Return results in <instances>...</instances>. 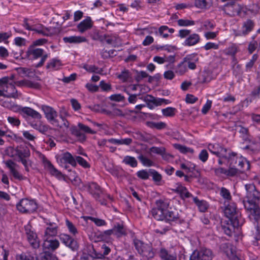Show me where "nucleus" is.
<instances>
[{
  "label": "nucleus",
  "mask_w": 260,
  "mask_h": 260,
  "mask_svg": "<svg viewBox=\"0 0 260 260\" xmlns=\"http://www.w3.org/2000/svg\"><path fill=\"white\" fill-rule=\"evenodd\" d=\"M183 60L189 69L194 70L199 61V57L197 54H191L187 55Z\"/></svg>",
  "instance_id": "nucleus-26"
},
{
  "label": "nucleus",
  "mask_w": 260,
  "mask_h": 260,
  "mask_svg": "<svg viewBox=\"0 0 260 260\" xmlns=\"http://www.w3.org/2000/svg\"><path fill=\"white\" fill-rule=\"evenodd\" d=\"M20 85L21 82H16L13 77H4L0 79V87L3 92L4 97L16 98L17 90L15 85Z\"/></svg>",
  "instance_id": "nucleus-4"
},
{
  "label": "nucleus",
  "mask_w": 260,
  "mask_h": 260,
  "mask_svg": "<svg viewBox=\"0 0 260 260\" xmlns=\"http://www.w3.org/2000/svg\"><path fill=\"white\" fill-rule=\"evenodd\" d=\"M38 154L43 163L44 168L49 171L52 175L55 176L58 179H64V176L61 173L55 168L50 161L48 160L43 154L40 153H38Z\"/></svg>",
  "instance_id": "nucleus-12"
},
{
  "label": "nucleus",
  "mask_w": 260,
  "mask_h": 260,
  "mask_svg": "<svg viewBox=\"0 0 260 260\" xmlns=\"http://www.w3.org/2000/svg\"><path fill=\"white\" fill-rule=\"evenodd\" d=\"M63 40L66 43H81L86 41L84 37L76 36L64 37Z\"/></svg>",
  "instance_id": "nucleus-29"
},
{
  "label": "nucleus",
  "mask_w": 260,
  "mask_h": 260,
  "mask_svg": "<svg viewBox=\"0 0 260 260\" xmlns=\"http://www.w3.org/2000/svg\"><path fill=\"white\" fill-rule=\"evenodd\" d=\"M138 158L142 165L145 167H150L155 166V162L146 156L141 155L139 156Z\"/></svg>",
  "instance_id": "nucleus-36"
},
{
  "label": "nucleus",
  "mask_w": 260,
  "mask_h": 260,
  "mask_svg": "<svg viewBox=\"0 0 260 260\" xmlns=\"http://www.w3.org/2000/svg\"><path fill=\"white\" fill-rule=\"evenodd\" d=\"M219 33V30L216 31H211L210 30L205 31L204 34V37L206 40H212L214 39L218 36Z\"/></svg>",
  "instance_id": "nucleus-48"
},
{
  "label": "nucleus",
  "mask_w": 260,
  "mask_h": 260,
  "mask_svg": "<svg viewBox=\"0 0 260 260\" xmlns=\"http://www.w3.org/2000/svg\"><path fill=\"white\" fill-rule=\"evenodd\" d=\"M16 207L20 212L31 213L36 211L38 206L34 200L23 199L17 204Z\"/></svg>",
  "instance_id": "nucleus-8"
},
{
  "label": "nucleus",
  "mask_w": 260,
  "mask_h": 260,
  "mask_svg": "<svg viewBox=\"0 0 260 260\" xmlns=\"http://www.w3.org/2000/svg\"><path fill=\"white\" fill-rule=\"evenodd\" d=\"M7 120L12 126H18L20 124V121L15 116H8Z\"/></svg>",
  "instance_id": "nucleus-52"
},
{
  "label": "nucleus",
  "mask_w": 260,
  "mask_h": 260,
  "mask_svg": "<svg viewBox=\"0 0 260 260\" xmlns=\"http://www.w3.org/2000/svg\"><path fill=\"white\" fill-rule=\"evenodd\" d=\"M212 101L209 100H207L205 104L203 106L202 109V112L203 114L207 113L208 111L210 109L212 106Z\"/></svg>",
  "instance_id": "nucleus-57"
},
{
  "label": "nucleus",
  "mask_w": 260,
  "mask_h": 260,
  "mask_svg": "<svg viewBox=\"0 0 260 260\" xmlns=\"http://www.w3.org/2000/svg\"><path fill=\"white\" fill-rule=\"evenodd\" d=\"M24 228L28 242L34 248H36L39 247L40 241L36 233L31 230V225L27 224Z\"/></svg>",
  "instance_id": "nucleus-15"
},
{
  "label": "nucleus",
  "mask_w": 260,
  "mask_h": 260,
  "mask_svg": "<svg viewBox=\"0 0 260 260\" xmlns=\"http://www.w3.org/2000/svg\"><path fill=\"white\" fill-rule=\"evenodd\" d=\"M190 34V30L186 29H180L178 32V37L183 39L187 38Z\"/></svg>",
  "instance_id": "nucleus-64"
},
{
  "label": "nucleus",
  "mask_w": 260,
  "mask_h": 260,
  "mask_svg": "<svg viewBox=\"0 0 260 260\" xmlns=\"http://www.w3.org/2000/svg\"><path fill=\"white\" fill-rule=\"evenodd\" d=\"M173 190L179 194L182 199H185L191 197V194L188 191L186 188L180 183H176L174 185Z\"/></svg>",
  "instance_id": "nucleus-24"
},
{
  "label": "nucleus",
  "mask_w": 260,
  "mask_h": 260,
  "mask_svg": "<svg viewBox=\"0 0 260 260\" xmlns=\"http://www.w3.org/2000/svg\"><path fill=\"white\" fill-rule=\"evenodd\" d=\"M208 149L211 153L216 155L219 157H222L225 158L228 157L227 155L224 154V153L226 152V150L221 147L218 144H210L208 146Z\"/></svg>",
  "instance_id": "nucleus-23"
},
{
  "label": "nucleus",
  "mask_w": 260,
  "mask_h": 260,
  "mask_svg": "<svg viewBox=\"0 0 260 260\" xmlns=\"http://www.w3.org/2000/svg\"><path fill=\"white\" fill-rule=\"evenodd\" d=\"M169 202L168 200H159L156 201V207L151 210L153 217L158 220L174 221L179 218L176 211H169Z\"/></svg>",
  "instance_id": "nucleus-2"
},
{
  "label": "nucleus",
  "mask_w": 260,
  "mask_h": 260,
  "mask_svg": "<svg viewBox=\"0 0 260 260\" xmlns=\"http://www.w3.org/2000/svg\"><path fill=\"white\" fill-rule=\"evenodd\" d=\"M224 213L226 217L230 219L233 227H238L241 225L240 214L237 211L235 203H231L226 206Z\"/></svg>",
  "instance_id": "nucleus-5"
},
{
  "label": "nucleus",
  "mask_w": 260,
  "mask_h": 260,
  "mask_svg": "<svg viewBox=\"0 0 260 260\" xmlns=\"http://www.w3.org/2000/svg\"><path fill=\"white\" fill-rule=\"evenodd\" d=\"M70 180L73 182L75 185H79L80 183V179L77 175V174L74 171H71L70 174L69 175Z\"/></svg>",
  "instance_id": "nucleus-50"
},
{
  "label": "nucleus",
  "mask_w": 260,
  "mask_h": 260,
  "mask_svg": "<svg viewBox=\"0 0 260 260\" xmlns=\"http://www.w3.org/2000/svg\"><path fill=\"white\" fill-rule=\"evenodd\" d=\"M200 41V37L199 35L193 33L189 35L184 41L183 44L185 46H191L198 44Z\"/></svg>",
  "instance_id": "nucleus-27"
},
{
  "label": "nucleus",
  "mask_w": 260,
  "mask_h": 260,
  "mask_svg": "<svg viewBox=\"0 0 260 260\" xmlns=\"http://www.w3.org/2000/svg\"><path fill=\"white\" fill-rule=\"evenodd\" d=\"M246 200L243 201L245 209L248 212L249 216L257 220L260 216V208L257 202L260 199V192L256 189L253 184H246Z\"/></svg>",
  "instance_id": "nucleus-1"
},
{
  "label": "nucleus",
  "mask_w": 260,
  "mask_h": 260,
  "mask_svg": "<svg viewBox=\"0 0 260 260\" xmlns=\"http://www.w3.org/2000/svg\"><path fill=\"white\" fill-rule=\"evenodd\" d=\"M173 146L175 149L178 150L180 152L182 153L192 154L193 153V149L179 144H174Z\"/></svg>",
  "instance_id": "nucleus-39"
},
{
  "label": "nucleus",
  "mask_w": 260,
  "mask_h": 260,
  "mask_svg": "<svg viewBox=\"0 0 260 260\" xmlns=\"http://www.w3.org/2000/svg\"><path fill=\"white\" fill-rule=\"evenodd\" d=\"M58 164L62 167L67 169V165L70 164L73 167L76 166L75 157L69 152H66L56 156Z\"/></svg>",
  "instance_id": "nucleus-11"
},
{
  "label": "nucleus",
  "mask_w": 260,
  "mask_h": 260,
  "mask_svg": "<svg viewBox=\"0 0 260 260\" xmlns=\"http://www.w3.org/2000/svg\"><path fill=\"white\" fill-rule=\"evenodd\" d=\"M195 165L190 161H187L180 164L181 169L186 171V172H192L195 168Z\"/></svg>",
  "instance_id": "nucleus-42"
},
{
  "label": "nucleus",
  "mask_w": 260,
  "mask_h": 260,
  "mask_svg": "<svg viewBox=\"0 0 260 260\" xmlns=\"http://www.w3.org/2000/svg\"><path fill=\"white\" fill-rule=\"evenodd\" d=\"M26 40L21 37H16L14 40V44L17 46H22L26 45Z\"/></svg>",
  "instance_id": "nucleus-62"
},
{
  "label": "nucleus",
  "mask_w": 260,
  "mask_h": 260,
  "mask_svg": "<svg viewBox=\"0 0 260 260\" xmlns=\"http://www.w3.org/2000/svg\"><path fill=\"white\" fill-rule=\"evenodd\" d=\"M1 105L4 107L9 109L14 112L19 113L23 117L29 116L39 120L42 118L41 115L37 111L29 107H23L20 105L15 104L11 101H1Z\"/></svg>",
  "instance_id": "nucleus-3"
},
{
  "label": "nucleus",
  "mask_w": 260,
  "mask_h": 260,
  "mask_svg": "<svg viewBox=\"0 0 260 260\" xmlns=\"http://www.w3.org/2000/svg\"><path fill=\"white\" fill-rule=\"evenodd\" d=\"M134 242L136 249L142 256L147 258H151L154 257V253L151 246L145 244L138 239L134 240Z\"/></svg>",
  "instance_id": "nucleus-9"
},
{
  "label": "nucleus",
  "mask_w": 260,
  "mask_h": 260,
  "mask_svg": "<svg viewBox=\"0 0 260 260\" xmlns=\"http://www.w3.org/2000/svg\"><path fill=\"white\" fill-rule=\"evenodd\" d=\"M159 255L162 260H177L175 255L169 254L164 248L160 250Z\"/></svg>",
  "instance_id": "nucleus-33"
},
{
  "label": "nucleus",
  "mask_w": 260,
  "mask_h": 260,
  "mask_svg": "<svg viewBox=\"0 0 260 260\" xmlns=\"http://www.w3.org/2000/svg\"><path fill=\"white\" fill-rule=\"evenodd\" d=\"M57 229L55 226H49L45 230L44 239H50L52 237H54L57 235Z\"/></svg>",
  "instance_id": "nucleus-35"
},
{
  "label": "nucleus",
  "mask_w": 260,
  "mask_h": 260,
  "mask_svg": "<svg viewBox=\"0 0 260 260\" xmlns=\"http://www.w3.org/2000/svg\"><path fill=\"white\" fill-rule=\"evenodd\" d=\"M26 57L30 60H36L41 57V60L38 65L39 67L44 64L48 56L47 54L44 53V50L43 49L30 45L26 51Z\"/></svg>",
  "instance_id": "nucleus-6"
},
{
  "label": "nucleus",
  "mask_w": 260,
  "mask_h": 260,
  "mask_svg": "<svg viewBox=\"0 0 260 260\" xmlns=\"http://www.w3.org/2000/svg\"><path fill=\"white\" fill-rule=\"evenodd\" d=\"M212 257V251L210 249L204 248L193 251L189 260H211Z\"/></svg>",
  "instance_id": "nucleus-14"
},
{
  "label": "nucleus",
  "mask_w": 260,
  "mask_h": 260,
  "mask_svg": "<svg viewBox=\"0 0 260 260\" xmlns=\"http://www.w3.org/2000/svg\"><path fill=\"white\" fill-rule=\"evenodd\" d=\"M41 109L44 112L46 118L52 124L56 127H62L56 120L57 113L53 109L49 106L43 105L41 106Z\"/></svg>",
  "instance_id": "nucleus-13"
},
{
  "label": "nucleus",
  "mask_w": 260,
  "mask_h": 260,
  "mask_svg": "<svg viewBox=\"0 0 260 260\" xmlns=\"http://www.w3.org/2000/svg\"><path fill=\"white\" fill-rule=\"evenodd\" d=\"M152 179L157 184H159L162 179L161 175L155 170H151Z\"/></svg>",
  "instance_id": "nucleus-53"
},
{
  "label": "nucleus",
  "mask_w": 260,
  "mask_h": 260,
  "mask_svg": "<svg viewBox=\"0 0 260 260\" xmlns=\"http://www.w3.org/2000/svg\"><path fill=\"white\" fill-rule=\"evenodd\" d=\"M61 66L62 63L60 60L56 58H53L48 62L47 68L50 70H58Z\"/></svg>",
  "instance_id": "nucleus-31"
},
{
  "label": "nucleus",
  "mask_w": 260,
  "mask_h": 260,
  "mask_svg": "<svg viewBox=\"0 0 260 260\" xmlns=\"http://www.w3.org/2000/svg\"><path fill=\"white\" fill-rule=\"evenodd\" d=\"M109 99L115 102H121L124 99V96L121 94H114L109 96Z\"/></svg>",
  "instance_id": "nucleus-58"
},
{
  "label": "nucleus",
  "mask_w": 260,
  "mask_h": 260,
  "mask_svg": "<svg viewBox=\"0 0 260 260\" xmlns=\"http://www.w3.org/2000/svg\"><path fill=\"white\" fill-rule=\"evenodd\" d=\"M91 20L88 17L82 20L77 26L79 31L81 33H83L86 30L90 29L92 27Z\"/></svg>",
  "instance_id": "nucleus-28"
},
{
  "label": "nucleus",
  "mask_w": 260,
  "mask_h": 260,
  "mask_svg": "<svg viewBox=\"0 0 260 260\" xmlns=\"http://www.w3.org/2000/svg\"><path fill=\"white\" fill-rule=\"evenodd\" d=\"M220 250L229 259L239 260L236 248L232 245L228 243L222 244L220 246Z\"/></svg>",
  "instance_id": "nucleus-16"
},
{
  "label": "nucleus",
  "mask_w": 260,
  "mask_h": 260,
  "mask_svg": "<svg viewBox=\"0 0 260 260\" xmlns=\"http://www.w3.org/2000/svg\"><path fill=\"white\" fill-rule=\"evenodd\" d=\"M83 68L89 73L101 74L102 71L101 69H100L92 64H84L83 66Z\"/></svg>",
  "instance_id": "nucleus-38"
},
{
  "label": "nucleus",
  "mask_w": 260,
  "mask_h": 260,
  "mask_svg": "<svg viewBox=\"0 0 260 260\" xmlns=\"http://www.w3.org/2000/svg\"><path fill=\"white\" fill-rule=\"evenodd\" d=\"M245 8L241 5L233 3L227 4L225 6V12L228 11L227 14L230 15L235 16L236 15H240L242 12L246 13Z\"/></svg>",
  "instance_id": "nucleus-18"
},
{
  "label": "nucleus",
  "mask_w": 260,
  "mask_h": 260,
  "mask_svg": "<svg viewBox=\"0 0 260 260\" xmlns=\"http://www.w3.org/2000/svg\"><path fill=\"white\" fill-rule=\"evenodd\" d=\"M174 31L173 28H169L168 26L163 25L159 28L158 34L162 38H167L169 37V34H172Z\"/></svg>",
  "instance_id": "nucleus-32"
},
{
  "label": "nucleus",
  "mask_w": 260,
  "mask_h": 260,
  "mask_svg": "<svg viewBox=\"0 0 260 260\" xmlns=\"http://www.w3.org/2000/svg\"><path fill=\"white\" fill-rule=\"evenodd\" d=\"M215 173L218 176H225L226 177H233L238 174V170L234 167H230L228 170L223 168H219L215 169Z\"/></svg>",
  "instance_id": "nucleus-20"
},
{
  "label": "nucleus",
  "mask_w": 260,
  "mask_h": 260,
  "mask_svg": "<svg viewBox=\"0 0 260 260\" xmlns=\"http://www.w3.org/2000/svg\"><path fill=\"white\" fill-rule=\"evenodd\" d=\"M123 162L132 167H136L137 165V161L134 157L126 156L123 159Z\"/></svg>",
  "instance_id": "nucleus-45"
},
{
  "label": "nucleus",
  "mask_w": 260,
  "mask_h": 260,
  "mask_svg": "<svg viewBox=\"0 0 260 260\" xmlns=\"http://www.w3.org/2000/svg\"><path fill=\"white\" fill-rule=\"evenodd\" d=\"M60 239L61 242L72 250H75L78 248L77 242L67 234H61Z\"/></svg>",
  "instance_id": "nucleus-22"
},
{
  "label": "nucleus",
  "mask_w": 260,
  "mask_h": 260,
  "mask_svg": "<svg viewBox=\"0 0 260 260\" xmlns=\"http://www.w3.org/2000/svg\"><path fill=\"white\" fill-rule=\"evenodd\" d=\"M162 114L166 117H172L175 115L176 110L173 107H167L161 110Z\"/></svg>",
  "instance_id": "nucleus-44"
},
{
  "label": "nucleus",
  "mask_w": 260,
  "mask_h": 260,
  "mask_svg": "<svg viewBox=\"0 0 260 260\" xmlns=\"http://www.w3.org/2000/svg\"><path fill=\"white\" fill-rule=\"evenodd\" d=\"M42 260H57V257L48 251H45L42 256Z\"/></svg>",
  "instance_id": "nucleus-61"
},
{
  "label": "nucleus",
  "mask_w": 260,
  "mask_h": 260,
  "mask_svg": "<svg viewBox=\"0 0 260 260\" xmlns=\"http://www.w3.org/2000/svg\"><path fill=\"white\" fill-rule=\"evenodd\" d=\"M220 194L227 201L231 200L232 198L230 192L225 188L222 187L221 188Z\"/></svg>",
  "instance_id": "nucleus-49"
},
{
  "label": "nucleus",
  "mask_w": 260,
  "mask_h": 260,
  "mask_svg": "<svg viewBox=\"0 0 260 260\" xmlns=\"http://www.w3.org/2000/svg\"><path fill=\"white\" fill-rule=\"evenodd\" d=\"M109 142L116 144V145H129L132 142V140L131 138H125V139H117L114 138H111L107 140Z\"/></svg>",
  "instance_id": "nucleus-34"
},
{
  "label": "nucleus",
  "mask_w": 260,
  "mask_h": 260,
  "mask_svg": "<svg viewBox=\"0 0 260 260\" xmlns=\"http://www.w3.org/2000/svg\"><path fill=\"white\" fill-rule=\"evenodd\" d=\"M76 160V162H78L80 166L85 168H87L89 167V164L85 160L84 158L80 156H76L75 158Z\"/></svg>",
  "instance_id": "nucleus-54"
},
{
  "label": "nucleus",
  "mask_w": 260,
  "mask_h": 260,
  "mask_svg": "<svg viewBox=\"0 0 260 260\" xmlns=\"http://www.w3.org/2000/svg\"><path fill=\"white\" fill-rule=\"evenodd\" d=\"M78 129L75 126H72L70 127V131L71 133L76 136L81 140H84L85 139V136L84 134H82L80 131H82L84 133L93 134L95 133V132L92 130L88 126L79 123L78 124Z\"/></svg>",
  "instance_id": "nucleus-10"
},
{
  "label": "nucleus",
  "mask_w": 260,
  "mask_h": 260,
  "mask_svg": "<svg viewBox=\"0 0 260 260\" xmlns=\"http://www.w3.org/2000/svg\"><path fill=\"white\" fill-rule=\"evenodd\" d=\"M177 24L180 26H188L194 24V22L191 20L180 19L177 20Z\"/></svg>",
  "instance_id": "nucleus-47"
},
{
  "label": "nucleus",
  "mask_w": 260,
  "mask_h": 260,
  "mask_svg": "<svg viewBox=\"0 0 260 260\" xmlns=\"http://www.w3.org/2000/svg\"><path fill=\"white\" fill-rule=\"evenodd\" d=\"M254 24L250 20H247L243 22L241 28L238 30H234L236 36H243L247 35L253 29Z\"/></svg>",
  "instance_id": "nucleus-17"
},
{
  "label": "nucleus",
  "mask_w": 260,
  "mask_h": 260,
  "mask_svg": "<svg viewBox=\"0 0 260 260\" xmlns=\"http://www.w3.org/2000/svg\"><path fill=\"white\" fill-rule=\"evenodd\" d=\"M237 52V48L236 45H233L225 50V53L228 55L234 56Z\"/></svg>",
  "instance_id": "nucleus-56"
},
{
  "label": "nucleus",
  "mask_w": 260,
  "mask_h": 260,
  "mask_svg": "<svg viewBox=\"0 0 260 260\" xmlns=\"http://www.w3.org/2000/svg\"><path fill=\"white\" fill-rule=\"evenodd\" d=\"M205 50H208L211 49H218L219 48V45L215 43L208 42L203 47Z\"/></svg>",
  "instance_id": "nucleus-59"
},
{
  "label": "nucleus",
  "mask_w": 260,
  "mask_h": 260,
  "mask_svg": "<svg viewBox=\"0 0 260 260\" xmlns=\"http://www.w3.org/2000/svg\"><path fill=\"white\" fill-rule=\"evenodd\" d=\"M144 101L149 102L147 106L149 109H152L156 106L161 105L165 100L160 98H155L151 95H147L144 98Z\"/></svg>",
  "instance_id": "nucleus-25"
},
{
  "label": "nucleus",
  "mask_w": 260,
  "mask_h": 260,
  "mask_svg": "<svg viewBox=\"0 0 260 260\" xmlns=\"http://www.w3.org/2000/svg\"><path fill=\"white\" fill-rule=\"evenodd\" d=\"M83 189L87 190L95 198H98L102 192L100 187L95 183H87L83 186Z\"/></svg>",
  "instance_id": "nucleus-21"
},
{
  "label": "nucleus",
  "mask_w": 260,
  "mask_h": 260,
  "mask_svg": "<svg viewBox=\"0 0 260 260\" xmlns=\"http://www.w3.org/2000/svg\"><path fill=\"white\" fill-rule=\"evenodd\" d=\"M137 176L141 179L146 180L149 178V173L145 170L139 171L137 172Z\"/></svg>",
  "instance_id": "nucleus-63"
},
{
  "label": "nucleus",
  "mask_w": 260,
  "mask_h": 260,
  "mask_svg": "<svg viewBox=\"0 0 260 260\" xmlns=\"http://www.w3.org/2000/svg\"><path fill=\"white\" fill-rule=\"evenodd\" d=\"M199 159L203 162H206L208 158V153L207 151L205 149L202 150L199 155Z\"/></svg>",
  "instance_id": "nucleus-60"
},
{
  "label": "nucleus",
  "mask_w": 260,
  "mask_h": 260,
  "mask_svg": "<svg viewBox=\"0 0 260 260\" xmlns=\"http://www.w3.org/2000/svg\"><path fill=\"white\" fill-rule=\"evenodd\" d=\"M114 235L117 237H120L125 234V230L122 224H118L114 228Z\"/></svg>",
  "instance_id": "nucleus-41"
},
{
  "label": "nucleus",
  "mask_w": 260,
  "mask_h": 260,
  "mask_svg": "<svg viewBox=\"0 0 260 260\" xmlns=\"http://www.w3.org/2000/svg\"><path fill=\"white\" fill-rule=\"evenodd\" d=\"M31 126L34 128L39 131L42 133H46L48 129L46 125L41 123L40 121L36 123H31Z\"/></svg>",
  "instance_id": "nucleus-37"
},
{
  "label": "nucleus",
  "mask_w": 260,
  "mask_h": 260,
  "mask_svg": "<svg viewBox=\"0 0 260 260\" xmlns=\"http://www.w3.org/2000/svg\"><path fill=\"white\" fill-rule=\"evenodd\" d=\"M187 71L186 64L183 60L182 62L178 64L176 69V73L180 75H182Z\"/></svg>",
  "instance_id": "nucleus-43"
},
{
  "label": "nucleus",
  "mask_w": 260,
  "mask_h": 260,
  "mask_svg": "<svg viewBox=\"0 0 260 260\" xmlns=\"http://www.w3.org/2000/svg\"><path fill=\"white\" fill-rule=\"evenodd\" d=\"M66 224L69 232L71 234L75 235L78 233V230L75 225L73 224V223H72L69 220L67 219L66 220Z\"/></svg>",
  "instance_id": "nucleus-46"
},
{
  "label": "nucleus",
  "mask_w": 260,
  "mask_h": 260,
  "mask_svg": "<svg viewBox=\"0 0 260 260\" xmlns=\"http://www.w3.org/2000/svg\"><path fill=\"white\" fill-rule=\"evenodd\" d=\"M229 162L231 165L234 164H238V166L242 171H245L249 170L250 164L247 159L242 156L238 155L235 153H229L228 157Z\"/></svg>",
  "instance_id": "nucleus-7"
},
{
  "label": "nucleus",
  "mask_w": 260,
  "mask_h": 260,
  "mask_svg": "<svg viewBox=\"0 0 260 260\" xmlns=\"http://www.w3.org/2000/svg\"><path fill=\"white\" fill-rule=\"evenodd\" d=\"M193 201L198 206L200 212H204L207 210L209 205L206 201L204 200H199L197 197H193Z\"/></svg>",
  "instance_id": "nucleus-30"
},
{
  "label": "nucleus",
  "mask_w": 260,
  "mask_h": 260,
  "mask_svg": "<svg viewBox=\"0 0 260 260\" xmlns=\"http://www.w3.org/2000/svg\"><path fill=\"white\" fill-rule=\"evenodd\" d=\"M31 31H36L38 34H42L43 35H46V30L43 26L40 24H35L34 27L31 28Z\"/></svg>",
  "instance_id": "nucleus-51"
},
{
  "label": "nucleus",
  "mask_w": 260,
  "mask_h": 260,
  "mask_svg": "<svg viewBox=\"0 0 260 260\" xmlns=\"http://www.w3.org/2000/svg\"><path fill=\"white\" fill-rule=\"evenodd\" d=\"M59 242L57 239L50 238L44 239L43 247L45 251H53L58 248Z\"/></svg>",
  "instance_id": "nucleus-19"
},
{
  "label": "nucleus",
  "mask_w": 260,
  "mask_h": 260,
  "mask_svg": "<svg viewBox=\"0 0 260 260\" xmlns=\"http://www.w3.org/2000/svg\"><path fill=\"white\" fill-rule=\"evenodd\" d=\"M215 25V23L214 22L209 20L205 21L203 24L204 27L208 31L213 29Z\"/></svg>",
  "instance_id": "nucleus-55"
},
{
  "label": "nucleus",
  "mask_w": 260,
  "mask_h": 260,
  "mask_svg": "<svg viewBox=\"0 0 260 260\" xmlns=\"http://www.w3.org/2000/svg\"><path fill=\"white\" fill-rule=\"evenodd\" d=\"M211 4V0H196L195 5L201 9L206 8Z\"/></svg>",
  "instance_id": "nucleus-40"
}]
</instances>
